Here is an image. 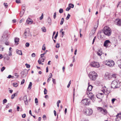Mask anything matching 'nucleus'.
Masks as SVG:
<instances>
[{"label": "nucleus", "instance_id": "nucleus-7", "mask_svg": "<svg viewBox=\"0 0 121 121\" xmlns=\"http://www.w3.org/2000/svg\"><path fill=\"white\" fill-rule=\"evenodd\" d=\"M91 66L93 67L98 68L99 67V64L98 62L93 61L91 62L90 64Z\"/></svg>", "mask_w": 121, "mask_h": 121}, {"label": "nucleus", "instance_id": "nucleus-60", "mask_svg": "<svg viewBox=\"0 0 121 121\" xmlns=\"http://www.w3.org/2000/svg\"><path fill=\"white\" fill-rule=\"evenodd\" d=\"M12 22L13 23H15L16 22V20L15 19H14L12 20Z\"/></svg>", "mask_w": 121, "mask_h": 121}, {"label": "nucleus", "instance_id": "nucleus-34", "mask_svg": "<svg viewBox=\"0 0 121 121\" xmlns=\"http://www.w3.org/2000/svg\"><path fill=\"white\" fill-rule=\"evenodd\" d=\"M5 69V67H3L1 69V72H3Z\"/></svg>", "mask_w": 121, "mask_h": 121}, {"label": "nucleus", "instance_id": "nucleus-59", "mask_svg": "<svg viewBox=\"0 0 121 121\" xmlns=\"http://www.w3.org/2000/svg\"><path fill=\"white\" fill-rule=\"evenodd\" d=\"M59 47V44H57L56 46V47L57 48H58Z\"/></svg>", "mask_w": 121, "mask_h": 121}, {"label": "nucleus", "instance_id": "nucleus-30", "mask_svg": "<svg viewBox=\"0 0 121 121\" xmlns=\"http://www.w3.org/2000/svg\"><path fill=\"white\" fill-rule=\"evenodd\" d=\"M64 19L63 18H62L60 23V25H62L63 23L64 22Z\"/></svg>", "mask_w": 121, "mask_h": 121}, {"label": "nucleus", "instance_id": "nucleus-46", "mask_svg": "<svg viewBox=\"0 0 121 121\" xmlns=\"http://www.w3.org/2000/svg\"><path fill=\"white\" fill-rule=\"evenodd\" d=\"M56 12H55L54 14L53 17L54 19H55L56 17Z\"/></svg>", "mask_w": 121, "mask_h": 121}, {"label": "nucleus", "instance_id": "nucleus-35", "mask_svg": "<svg viewBox=\"0 0 121 121\" xmlns=\"http://www.w3.org/2000/svg\"><path fill=\"white\" fill-rule=\"evenodd\" d=\"M13 85L14 87H16L18 85L17 84V83H13Z\"/></svg>", "mask_w": 121, "mask_h": 121}, {"label": "nucleus", "instance_id": "nucleus-48", "mask_svg": "<svg viewBox=\"0 0 121 121\" xmlns=\"http://www.w3.org/2000/svg\"><path fill=\"white\" fill-rule=\"evenodd\" d=\"M117 121H121V117H118V118H117Z\"/></svg>", "mask_w": 121, "mask_h": 121}, {"label": "nucleus", "instance_id": "nucleus-5", "mask_svg": "<svg viewBox=\"0 0 121 121\" xmlns=\"http://www.w3.org/2000/svg\"><path fill=\"white\" fill-rule=\"evenodd\" d=\"M104 64L105 65L110 67H112L115 64L114 62L112 60H107L105 61Z\"/></svg>", "mask_w": 121, "mask_h": 121}, {"label": "nucleus", "instance_id": "nucleus-4", "mask_svg": "<svg viewBox=\"0 0 121 121\" xmlns=\"http://www.w3.org/2000/svg\"><path fill=\"white\" fill-rule=\"evenodd\" d=\"M83 113L86 116H89L91 115L93 113L92 109L90 108L86 109L83 110Z\"/></svg>", "mask_w": 121, "mask_h": 121}, {"label": "nucleus", "instance_id": "nucleus-13", "mask_svg": "<svg viewBox=\"0 0 121 121\" xmlns=\"http://www.w3.org/2000/svg\"><path fill=\"white\" fill-rule=\"evenodd\" d=\"M115 22L117 25L119 26H121V20L118 19L116 20Z\"/></svg>", "mask_w": 121, "mask_h": 121}, {"label": "nucleus", "instance_id": "nucleus-50", "mask_svg": "<svg viewBox=\"0 0 121 121\" xmlns=\"http://www.w3.org/2000/svg\"><path fill=\"white\" fill-rule=\"evenodd\" d=\"M52 82L53 83L55 84H56V81L55 79H54L53 78H52Z\"/></svg>", "mask_w": 121, "mask_h": 121}, {"label": "nucleus", "instance_id": "nucleus-1", "mask_svg": "<svg viewBox=\"0 0 121 121\" xmlns=\"http://www.w3.org/2000/svg\"><path fill=\"white\" fill-rule=\"evenodd\" d=\"M103 31L104 33L107 36H109L111 34L112 30L108 26L105 27Z\"/></svg>", "mask_w": 121, "mask_h": 121}, {"label": "nucleus", "instance_id": "nucleus-12", "mask_svg": "<svg viewBox=\"0 0 121 121\" xmlns=\"http://www.w3.org/2000/svg\"><path fill=\"white\" fill-rule=\"evenodd\" d=\"M97 109L99 111L102 112V113H106L107 112V111L105 109H104L102 108L101 107H98L97 108Z\"/></svg>", "mask_w": 121, "mask_h": 121}, {"label": "nucleus", "instance_id": "nucleus-3", "mask_svg": "<svg viewBox=\"0 0 121 121\" xmlns=\"http://www.w3.org/2000/svg\"><path fill=\"white\" fill-rule=\"evenodd\" d=\"M9 34H8V31L4 32L3 34L1 39V41L4 42L6 41L8 39Z\"/></svg>", "mask_w": 121, "mask_h": 121}, {"label": "nucleus", "instance_id": "nucleus-2", "mask_svg": "<svg viewBox=\"0 0 121 121\" xmlns=\"http://www.w3.org/2000/svg\"><path fill=\"white\" fill-rule=\"evenodd\" d=\"M88 76L90 79L92 81L95 80L98 77L97 73L94 71L90 72Z\"/></svg>", "mask_w": 121, "mask_h": 121}, {"label": "nucleus", "instance_id": "nucleus-17", "mask_svg": "<svg viewBox=\"0 0 121 121\" xmlns=\"http://www.w3.org/2000/svg\"><path fill=\"white\" fill-rule=\"evenodd\" d=\"M32 20L30 18H28L27 19L26 22L27 23L29 24H31L33 22Z\"/></svg>", "mask_w": 121, "mask_h": 121}, {"label": "nucleus", "instance_id": "nucleus-32", "mask_svg": "<svg viewBox=\"0 0 121 121\" xmlns=\"http://www.w3.org/2000/svg\"><path fill=\"white\" fill-rule=\"evenodd\" d=\"M42 31L43 32H45L46 31V28L44 27L43 26L42 28Z\"/></svg>", "mask_w": 121, "mask_h": 121}, {"label": "nucleus", "instance_id": "nucleus-6", "mask_svg": "<svg viewBox=\"0 0 121 121\" xmlns=\"http://www.w3.org/2000/svg\"><path fill=\"white\" fill-rule=\"evenodd\" d=\"M118 81L117 80H114L113 81L111 84V87L112 88H117L118 85Z\"/></svg>", "mask_w": 121, "mask_h": 121}, {"label": "nucleus", "instance_id": "nucleus-14", "mask_svg": "<svg viewBox=\"0 0 121 121\" xmlns=\"http://www.w3.org/2000/svg\"><path fill=\"white\" fill-rule=\"evenodd\" d=\"M29 29L28 28L26 29L25 30V31L24 34V37L25 38H26V35L27 33H29Z\"/></svg>", "mask_w": 121, "mask_h": 121}, {"label": "nucleus", "instance_id": "nucleus-9", "mask_svg": "<svg viewBox=\"0 0 121 121\" xmlns=\"http://www.w3.org/2000/svg\"><path fill=\"white\" fill-rule=\"evenodd\" d=\"M111 43L109 40H106L104 42V46L106 47H109Z\"/></svg>", "mask_w": 121, "mask_h": 121}, {"label": "nucleus", "instance_id": "nucleus-28", "mask_svg": "<svg viewBox=\"0 0 121 121\" xmlns=\"http://www.w3.org/2000/svg\"><path fill=\"white\" fill-rule=\"evenodd\" d=\"M69 7L71 8H73L74 7V5L72 4H69Z\"/></svg>", "mask_w": 121, "mask_h": 121}, {"label": "nucleus", "instance_id": "nucleus-33", "mask_svg": "<svg viewBox=\"0 0 121 121\" xmlns=\"http://www.w3.org/2000/svg\"><path fill=\"white\" fill-rule=\"evenodd\" d=\"M70 14H68V15L66 17V20H68L69 18V17H70Z\"/></svg>", "mask_w": 121, "mask_h": 121}, {"label": "nucleus", "instance_id": "nucleus-62", "mask_svg": "<svg viewBox=\"0 0 121 121\" xmlns=\"http://www.w3.org/2000/svg\"><path fill=\"white\" fill-rule=\"evenodd\" d=\"M26 99H27L26 96V95L24 96V98H23L24 100V99H25V100H26Z\"/></svg>", "mask_w": 121, "mask_h": 121}, {"label": "nucleus", "instance_id": "nucleus-16", "mask_svg": "<svg viewBox=\"0 0 121 121\" xmlns=\"http://www.w3.org/2000/svg\"><path fill=\"white\" fill-rule=\"evenodd\" d=\"M87 95H88V96L89 98L91 99L92 100L93 102H94L95 101V98L94 97V95H89L88 93H87Z\"/></svg>", "mask_w": 121, "mask_h": 121}, {"label": "nucleus", "instance_id": "nucleus-27", "mask_svg": "<svg viewBox=\"0 0 121 121\" xmlns=\"http://www.w3.org/2000/svg\"><path fill=\"white\" fill-rule=\"evenodd\" d=\"M17 95V93H15L13 95H12L11 96V99H13L14 97Z\"/></svg>", "mask_w": 121, "mask_h": 121}, {"label": "nucleus", "instance_id": "nucleus-18", "mask_svg": "<svg viewBox=\"0 0 121 121\" xmlns=\"http://www.w3.org/2000/svg\"><path fill=\"white\" fill-rule=\"evenodd\" d=\"M99 96H100V97H99L100 98V99H102V98H103V97H104V94L102 93H99L97 94V96L98 97Z\"/></svg>", "mask_w": 121, "mask_h": 121}, {"label": "nucleus", "instance_id": "nucleus-63", "mask_svg": "<svg viewBox=\"0 0 121 121\" xmlns=\"http://www.w3.org/2000/svg\"><path fill=\"white\" fill-rule=\"evenodd\" d=\"M54 114L55 116H56V111L55 110H54Z\"/></svg>", "mask_w": 121, "mask_h": 121}, {"label": "nucleus", "instance_id": "nucleus-51", "mask_svg": "<svg viewBox=\"0 0 121 121\" xmlns=\"http://www.w3.org/2000/svg\"><path fill=\"white\" fill-rule=\"evenodd\" d=\"M5 44L6 45H8L9 44V43L8 41H5Z\"/></svg>", "mask_w": 121, "mask_h": 121}, {"label": "nucleus", "instance_id": "nucleus-26", "mask_svg": "<svg viewBox=\"0 0 121 121\" xmlns=\"http://www.w3.org/2000/svg\"><path fill=\"white\" fill-rule=\"evenodd\" d=\"M102 91L103 92V93L105 95H106L107 94H108L109 93V92H108L107 91L106 92L105 90H102Z\"/></svg>", "mask_w": 121, "mask_h": 121}, {"label": "nucleus", "instance_id": "nucleus-58", "mask_svg": "<svg viewBox=\"0 0 121 121\" xmlns=\"http://www.w3.org/2000/svg\"><path fill=\"white\" fill-rule=\"evenodd\" d=\"M96 38V36H95V37H94V38L93 39V42H92V44H93L94 43V42L95 41V39Z\"/></svg>", "mask_w": 121, "mask_h": 121}, {"label": "nucleus", "instance_id": "nucleus-23", "mask_svg": "<svg viewBox=\"0 0 121 121\" xmlns=\"http://www.w3.org/2000/svg\"><path fill=\"white\" fill-rule=\"evenodd\" d=\"M111 76L112 77V78L115 79L116 78L117 75L116 74H114L111 75Z\"/></svg>", "mask_w": 121, "mask_h": 121}, {"label": "nucleus", "instance_id": "nucleus-53", "mask_svg": "<svg viewBox=\"0 0 121 121\" xmlns=\"http://www.w3.org/2000/svg\"><path fill=\"white\" fill-rule=\"evenodd\" d=\"M70 9V8L69 7L67 8L66 9V10L67 11H68Z\"/></svg>", "mask_w": 121, "mask_h": 121}, {"label": "nucleus", "instance_id": "nucleus-40", "mask_svg": "<svg viewBox=\"0 0 121 121\" xmlns=\"http://www.w3.org/2000/svg\"><path fill=\"white\" fill-rule=\"evenodd\" d=\"M47 90L45 88L44 89V94L45 95H46V94H47Z\"/></svg>", "mask_w": 121, "mask_h": 121}, {"label": "nucleus", "instance_id": "nucleus-45", "mask_svg": "<svg viewBox=\"0 0 121 121\" xmlns=\"http://www.w3.org/2000/svg\"><path fill=\"white\" fill-rule=\"evenodd\" d=\"M24 101L26 105H27L28 104V101L27 99H26V100L24 99Z\"/></svg>", "mask_w": 121, "mask_h": 121}, {"label": "nucleus", "instance_id": "nucleus-47", "mask_svg": "<svg viewBox=\"0 0 121 121\" xmlns=\"http://www.w3.org/2000/svg\"><path fill=\"white\" fill-rule=\"evenodd\" d=\"M47 51V50L46 51V52H45L43 53V54H41L40 55V56H42V57H43V56H44V55L46 53V52Z\"/></svg>", "mask_w": 121, "mask_h": 121}, {"label": "nucleus", "instance_id": "nucleus-24", "mask_svg": "<svg viewBox=\"0 0 121 121\" xmlns=\"http://www.w3.org/2000/svg\"><path fill=\"white\" fill-rule=\"evenodd\" d=\"M48 22L49 24L50 25L51 24V20L50 17H49L48 18Z\"/></svg>", "mask_w": 121, "mask_h": 121}, {"label": "nucleus", "instance_id": "nucleus-55", "mask_svg": "<svg viewBox=\"0 0 121 121\" xmlns=\"http://www.w3.org/2000/svg\"><path fill=\"white\" fill-rule=\"evenodd\" d=\"M116 99H115L113 98L112 99V103H113L115 100Z\"/></svg>", "mask_w": 121, "mask_h": 121}, {"label": "nucleus", "instance_id": "nucleus-29", "mask_svg": "<svg viewBox=\"0 0 121 121\" xmlns=\"http://www.w3.org/2000/svg\"><path fill=\"white\" fill-rule=\"evenodd\" d=\"M98 23L96 26H95L94 27V33L95 32V31L97 28V27L98 26Z\"/></svg>", "mask_w": 121, "mask_h": 121}, {"label": "nucleus", "instance_id": "nucleus-21", "mask_svg": "<svg viewBox=\"0 0 121 121\" xmlns=\"http://www.w3.org/2000/svg\"><path fill=\"white\" fill-rule=\"evenodd\" d=\"M16 53L18 54L19 55H22V51L21 50H18V49L16 50Z\"/></svg>", "mask_w": 121, "mask_h": 121}, {"label": "nucleus", "instance_id": "nucleus-41", "mask_svg": "<svg viewBox=\"0 0 121 121\" xmlns=\"http://www.w3.org/2000/svg\"><path fill=\"white\" fill-rule=\"evenodd\" d=\"M4 5L6 8H7L8 6L7 3H4Z\"/></svg>", "mask_w": 121, "mask_h": 121}, {"label": "nucleus", "instance_id": "nucleus-38", "mask_svg": "<svg viewBox=\"0 0 121 121\" xmlns=\"http://www.w3.org/2000/svg\"><path fill=\"white\" fill-rule=\"evenodd\" d=\"M35 103L36 104V105H37L38 104V100L37 98H35Z\"/></svg>", "mask_w": 121, "mask_h": 121}, {"label": "nucleus", "instance_id": "nucleus-25", "mask_svg": "<svg viewBox=\"0 0 121 121\" xmlns=\"http://www.w3.org/2000/svg\"><path fill=\"white\" fill-rule=\"evenodd\" d=\"M32 85V83L31 82H30L29 83V85L28 87V89H31V86Z\"/></svg>", "mask_w": 121, "mask_h": 121}, {"label": "nucleus", "instance_id": "nucleus-61", "mask_svg": "<svg viewBox=\"0 0 121 121\" xmlns=\"http://www.w3.org/2000/svg\"><path fill=\"white\" fill-rule=\"evenodd\" d=\"M14 76L17 78H18V74L16 73L15 74Z\"/></svg>", "mask_w": 121, "mask_h": 121}, {"label": "nucleus", "instance_id": "nucleus-44", "mask_svg": "<svg viewBox=\"0 0 121 121\" xmlns=\"http://www.w3.org/2000/svg\"><path fill=\"white\" fill-rule=\"evenodd\" d=\"M43 13L42 14L41 16L39 17V19L40 20H42L43 18Z\"/></svg>", "mask_w": 121, "mask_h": 121}, {"label": "nucleus", "instance_id": "nucleus-31", "mask_svg": "<svg viewBox=\"0 0 121 121\" xmlns=\"http://www.w3.org/2000/svg\"><path fill=\"white\" fill-rule=\"evenodd\" d=\"M12 48L11 47H10L9 48V56H10L12 55V52L11 51V49H12Z\"/></svg>", "mask_w": 121, "mask_h": 121}, {"label": "nucleus", "instance_id": "nucleus-37", "mask_svg": "<svg viewBox=\"0 0 121 121\" xmlns=\"http://www.w3.org/2000/svg\"><path fill=\"white\" fill-rule=\"evenodd\" d=\"M59 12L60 13H63V10L62 9H60L59 10Z\"/></svg>", "mask_w": 121, "mask_h": 121}, {"label": "nucleus", "instance_id": "nucleus-49", "mask_svg": "<svg viewBox=\"0 0 121 121\" xmlns=\"http://www.w3.org/2000/svg\"><path fill=\"white\" fill-rule=\"evenodd\" d=\"M25 45L26 47H28L30 45V44L28 43H26Z\"/></svg>", "mask_w": 121, "mask_h": 121}, {"label": "nucleus", "instance_id": "nucleus-57", "mask_svg": "<svg viewBox=\"0 0 121 121\" xmlns=\"http://www.w3.org/2000/svg\"><path fill=\"white\" fill-rule=\"evenodd\" d=\"M88 93L89 95H92V93L91 92H87V93Z\"/></svg>", "mask_w": 121, "mask_h": 121}, {"label": "nucleus", "instance_id": "nucleus-8", "mask_svg": "<svg viewBox=\"0 0 121 121\" xmlns=\"http://www.w3.org/2000/svg\"><path fill=\"white\" fill-rule=\"evenodd\" d=\"M82 102L86 105H89L91 103L89 99H85L82 100Z\"/></svg>", "mask_w": 121, "mask_h": 121}, {"label": "nucleus", "instance_id": "nucleus-39", "mask_svg": "<svg viewBox=\"0 0 121 121\" xmlns=\"http://www.w3.org/2000/svg\"><path fill=\"white\" fill-rule=\"evenodd\" d=\"M116 117L117 118H118V117H121V114H118L117 115Z\"/></svg>", "mask_w": 121, "mask_h": 121}, {"label": "nucleus", "instance_id": "nucleus-15", "mask_svg": "<svg viewBox=\"0 0 121 121\" xmlns=\"http://www.w3.org/2000/svg\"><path fill=\"white\" fill-rule=\"evenodd\" d=\"M97 54L98 56H100L103 54L102 50L100 49H99L97 52Z\"/></svg>", "mask_w": 121, "mask_h": 121}, {"label": "nucleus", "instance_id": "nucleus-20", "mask_svg": "<svg viewBox=\"0 0 121 121\" xmlns=\"http://www.w3.org/2000/svg\"><path fill=\"white\" fill-rule=\"evenodd\" d=\"M19 41V39L17 38H16L15 39L14 42L15 43V44L16 45H17L18 44V42Z\"/></svg>", "mask_w": 121, "mask_h": 121}, {"label": "nucleus", "instance_id": "nucleus-64", "mask_svg": "<svg viewBox=\"0 0 121 121\" xmlns=\"http://www.w3.org/2000/svg\"><path fill=\"white\" fill-rule=\"evenodd\" d=\"M50 78H48L47 81V82H48L50 81L51 80Z\"/></svg>", "mask_w": 121, "mask_h": 121}, {"label": "nucleus", "instance_id": "nucleus-19", "mask_svg": "<svg viewBox=\"0 0 121 121\" xmlns=\"http://www.w3.org/2000/svg\"><path fill=\"white\" fill-rule=\"evenodd\" d=\"M92 87L93 86H92L91 85H89L88 87L87 92H88V91L89 92L91 91L92 89Z\"/></svg>", "mask_w": 121, "mask_h": 121}, {"label": "nucleus", "instance_id": "nucleus-36", "mask_svg": "<svg viewBox=\"0 0 121 121\" xmlns=\"http://www.w3.org/2000/svg\"><path fill=\"white\" fill-rule=\"evenodd\" d=\"M46 48L45 46V45L44 44L43 45V47L42 48V49L44 51L46 49Z\"/></svg>", "mask_w": 121, "mask_h": 121}, {"label": "nucleus", "instance_id": "nucleus-10", "mask_svg": "<svg viewBox=\"0 0 121 121\" xmlns=\"http://www.w3.org/2000/svg\"><path fill=\"white\" fill-rule=\"evenodd\" d=\"M104 77L106 79L110 80L112 78L111 74L108 72H106L105 73Z\"/></svg>", "mask_w": 121, "mask_h": 121}, {"label": "nucleus", "instance_id": "nucleus-54", "mask_svg": "<svg viewBox=\"0 0 121 121\" xmlns=\"http://www.w3.org/2000/svg\"><path fill=\"white\" fill-rule=\"evenodd\" d=\"M16 2L18 4L20 3V0H16Z\"/></svg>", "mask_w": 121, "mask_h": 121}, {"label": "nucleus", "instance_id": "nucleus-11", "mask_svg": "<svg viewBox=\"0 0 121 121\" xmlns=\"http://www.w3.org/2000/svg\"><path fill=\"white\" fill-rule=\"evenodd\" d=\"M45 58V56H41L38 61L39 64L40 65L41 64H42L41 62H44Z\"/></svg>", "mask_w": 121, "mask_h": 121}, {"label": "nucleus", "instance_id": "nucleus-52", "mask_svg": "<svg viewBox=\"0 0 121 121\" xmlns=\"http://www.w3.org/2000/svg\"><path fill=\"white\" fill-rule=\"evenodd\" d=\"M31 56L32 57H34L35 56V54L34 53H33L31 55Z\"/></svg>", "mask_w": 121, "mask_h": 121}, {"label": "nucleus", "instance_id": "nucleus-22", "mask_svg": "<svg viewBox=\"0 0 121 121\" xmlns=\"http://www.w3.org/2000/svg\"><path fill=\"white\" fill-rule=\"evenodd\" d=\"M117 63L118 66L121 69V60L118 61Z\"/></svg>", "mask_w": 121, "mask_h": 121}, {"label": "nucleus", "instance_id": "nucleus-42", "mask_svg": "<svg viewBox=\"0 0 121 121\" xmlns=\"http://www.w3.org/2000/svg\"><path fill=\"white\" fill-rule=\"evenodd\" d=\"M25 65L27 68H29L30 67V65L28 64H25Z\"/></svg>", "mask_w": 121, "mask_h": 121}, {"label": "nucleus", "instance_id": "nucleus-56", "mask_svg": "<svg viewBox=\"0 0 121 121\" xmlns=\"http://www.w3.org/2000/svg\"><path fill=\"white\" fill-rule=\"evenodd\" d=\"M52 73H50L49 75V78H51L52 76Z\"/></svg>", "mask_w": 121, "mask_h": 121}, {"label": "nucleus", "instance_id": "nucleus-43", "mask_svg": "<svg viewBox=\"0 0 121 121\" xmlns=\"http://www.w3.org/2000/svg\"><path fill=\"white\" fill-rule=\"evenodd\" d=\"M7 102V100L6 99H5L3 100V104H4L5 103H6Z\"/></svg>", "mask_w": 121, "mask_h": 121}]
</instances>
